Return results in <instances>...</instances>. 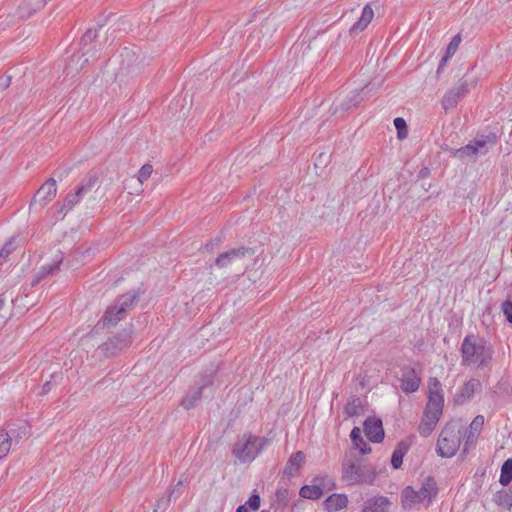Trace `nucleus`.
<instances>
[{
	"instance_id": "nucleus-1",
	"label": "nucleus",
	"mask_w": 512,
	"mask_h": 512,
	"mask_svg": "<svg viewBox=\"0 0 512 512\" xmlns=\"http://www.w3.org/2000/svg\"><path fill=\"white\" fill-rule=\"evenodd\" d=\"M444 395L440 381L433 377L429 379L428 402L425 406L418 432L422 437H428L436 428L443 413Z\"/></svg>"
},
{
	"instance_id": "nucleus-2",
	"label": "nucleus",
	"mask_w": 512,
	"mask_h": 512,
	"mask_svg": "<svg viewBox=\"0 0 512 512\" xmlns=\"http://www.w3.org/2000/svg\"><path fill=\"white\" fill-rule=\"evenodd\" d=\"M462 365L486 366L493 351L486 341L475 334H468L461 344Z\"/></svg>"
},
{
	"instance_id": "nucleus-3",
	"label": "nucleus",
	"mask_w": 512,
	"mask_h": 512,
	"mask_svg": "<svg viewBox=\"0 0 512 512\" xmlns=\"http://www.w3.org/2000/svg\"><path fill=\"white\" fill-rule=\"evenodd\" d=\"M138 298L139 293L137 291H129L120 295L115 304L107 308L96 327L106 328L117 325L127 316L128 311L135 307Z\"/></svg>"
},
{
	"instance_id": "nucleus-4",
	"label": "nucleus",
	"mask_w": 512,
	"mask_h": 512,
	"mask_svg": "<svg viewBox=\"0 0 512 512\" xmlns=\"http://www.w3.org/2000/svg\"><path fill=\"white\" fill-rule=\"evenodd\" d=\"M266 442L255 435H244L242 440L234 444L232 453L240 462H250L263 450Z\"/></svg>"
},
{
	"instance_id": "nucleus-5",
	"label": "nucleus",
	"mask_w": 512,
	"mask_h": 512,
	"mask_svg": "<svg viewBox=\"0 0 512 512\" xmlns=\"http://www.w3.org/2000/svg\"><path fill=\"white\" fill-rule=\"evenodd\" d=\"M342 477L349 484H372L376 478V471L371 465H358L350 460H344Z\"/></svg>"
},
{
	"instance_id": "nucleus-6",
	"label": "nucleus",
	"mask_w": 512,
	"mask_h": 512,
	"mask_svg": "<svg viewBox=\"0 0 512 512\" xmlns=\"http://www.w3.org/2000/svg\"><path fill=\"white\" fill-rule=\"evenodd\" d=\"M461 443V432L455 426L447 424L441 431L437 441V453L441 457L450 458L456 454Z\"/></svg>"
},
{
	"instance_id": "nucleus-7",
	"label": "nucleus",
	"mask_w": 512,
	"mask_h": 512,
	"mask_svg": "<svg viewBox=\"0 0 512 512\" xmlns=\"http://www.w3.org/2000/svg\"><path fill=\"white\" fill-rule=\"evenodd\" d=\"M255 253L253 248L240 246L232 248L226 252L221 253L215 259V265L219 268H228L232 266L244 267V261L246 258L253 256Z\"/></svg>"
},
{
	"instance_id": "nucleus-8",
	"label": "nucleus",
	"mask_w": 512,
	"mask_h": 512,
	"mask_svg": "<svg viewBox=\"0 0 512 512\" xmlns=\"http://www.w3.org/2000/svg\"><path fill=\"white\" fill-rule=\"evenodd\" d=\"M131 343L130 332L123 330L109 338L99 348L106 357H112L129 347Z\"/></svg>"
},
{
	"instance_id": "nucleus-9",
	"label": "nucleus",
	"mask_w": 512,
	"mask_h": 512,
	"mask_svg": "<svg viewBox=\"0 0 512 512\" xmlns=\"http://www.w3.org/2000/svg\"><path fill=\"white\" fill-rule=\"evenodd\" d=\"M56 192V180L51 177L37 190L30 202V208L37 205L44 207L48 202L54 199Z\"/></svg>"
},
{
	"instance_id": "nucleus-10",
	"label": "nucleus",
	"mask_w": 512,
	"mask_h": 512,
	"mask_svg": "<svg viewBox=\"0 0 512 512\" xmlns=\"http://www.w3.org/2000/svg\"><path fill=\"white\" fill-rule=\"evenodd\" d=\"M402 376L400 378V388L406 393H414L416 392L421 384L420 373L411 366H403L401 368Z\"/></svg>"
},
{
	"instance_id": "nucleus-11",
	"label": "nucleus",
	"mask_w": 512,
	"mask_h": 512,
	"mask_svg": "<svg viewBox=\"0 0 512 512\" xmlns=\"http://www.w3.org/2000/svg\"><path fill=\"white\" fill-rule=\"evenodd\" d=\"M468 81L466 79H460L457 87L447 91L442 99V106L445 110L454 108L457 106L459 101L463 99L469 92Z\"/></svg>"
},
{
	"instance_id": "nucleus-12",
	"label": "nucleus",
	"mask_w": 512,
	"mask_h": 512,
	"mask_svg": "<svg viewBox=\"0 0 512 512\" xmlns=\"http://www.w3.org/2000/svg\"><path fill=\"white\" fill-rule=\"evenodd\" d=\"M363 425L365 435L371 442L380 443L383 441L385 433L381 419L369 417L364 421Z\"/></svg>"
},
{
	"instance_id": "nucleus-13",
	"label": "nucleus",
	"mask_w": 512,
	"mask_h": 512,
	"mask_svg": "<svg viewBox=\"0 0 512 512\" xmlns=\"http://www.w3.org/2000/svg\"><path fill=\"white\" fill-rule=\"evenodd\" d=\"M482 384L476 378L468 380L461 388L459 393L456 395L454 401L458 405H462L465 402L471 400L476 393L481 392Z\"/></svg>"
},
{
	"instance_id": "nucleus-14",
	"label": "nucleus",
	"mask_w": 512,
	"mask_h": 512,
	"mask_svg": "<svg viewBox=\"0 0 512 512\" xmlns=\"http://www.w3.org/2000/svg\"><path fill=\"white\" fill-rule=\"evenodd\" d=\"M437 493L438 486L436 480L432 476L424 478L421 488L418 490L420 500L422 502L427 501V503L430 504L432 499L436 497Z\"/></svg>"
},
{
	"instance_id": "nucleus-15",
	"label": "nucleus",
	"mask_w": 512,
	"mask_h": 512,
	"mask_svg": "<svg viewBox=\"0 0 512 512\" xmlns=\"http://www.w3.org/2000/svg\"><path fill=\"white\" fill-rule=\"evenodd\" d=\"M208 385H212V380L210 378L205 377L203 379V384L200 387H198L197 389H195L182 399L181 405L186 410L194 408L202 397L203 388Z\"/></svg>"
},
{
	"instance_id": "nucleus-16",
	"label": "nucleus",
	"mask_w": 512,
	"mask_h": 512,
	"mask_svg": "<svg viewBox=\"0 0 512 512\" xmlns=\"http://www.w3.org/2000/svg\"><path fill=\"white\" fill-rule=\"evenodd\" d=\"M304 461L305 454L302 451L292 453L283 469V474L288 477L295 476L303 465Z\"/></svg>"
},
{
	"instance_id": "nucleus-17",
	"label": "nucleus",
	"mask_w": 512,
	"mask_h": 512,
	"mask_svg": "<svg viewBox=\"0 0 512 512\" xmlns=\"http://www.w3.org/2000/svg\"><path fill=\"white\" fill-rule=\"evenodd\" d=\"M389 504L387 497H373L365 501L362 512H387Z\"/></svg>"
},
{
	"instance_id": "nucleus-18",
	"label": "nucleus",
	"mask_w": 512,
	"mask_h": 512,
	"mask_svg": "<svg viewBox=\"0 0 512 512\" xmlns=\"http://www.w3.org/2000/svg\"><path fill=\"white\" fill-rule=\"evenodd\" d=\"M374 17V11L370 4H366L362 9V13L360 18L356 23L353 24L350 31L351 32H361L367 28Z\"/></svg>"
},
{
	"instance_id": "nucleus-19",
	"label": "nucleus",
	"mask_w": 512,
	"mask_h": 512,
	"mask_svg": "<svg viewBox=\"0 0 512 512\" xmlns=\"http://www.w3.org/2000/svg\"><path fill=\"white\" fill-rule=\"evenodd\" d=\"M98 187L99 177L96 173H89L85 178H83L76 190L80 192V195L84 198Z\"/></svg>"
},
{
	"instance_id": "nucleus-20",
	"label": "nucleus",
	"mask_w": 512,
	"mask_h": 512,
	"mask_svg": "<svg viewBox=\"0 0 512 512\" xmlns=\"http://www.w3.org/2000/svg\"><path fill=\"white\" fill-rule=\"evenodd\" d=\"M328 512H336L348 505V498L345 494H332L324 502Z\"/></svg>"
},
{
	"instance_id": "nucleus-21",
	"label": "nucleus",
	"mask_w": 512,
	"mask_h": 512,
	"mask_svg": "<svg viewBox=\"0 0 512 512\" xmlns=\"http://www.w3.org/2000/svg\"><path fill=\"white\" fill-rule=\"evenodd\" d=\"M97 37V32L92 29H88L84 35L81 38L80 45H81V51H82V57H85L83 60V64L87 63L89 61V57H86L92 50H94V46L92 47V44L94 43L95 39Z\"/></svg>"
},
{
	"instance_id": "nucleus-22",
	"label": "nucleus",
	"mask_w": 512,
	"mask_h": 512,
	"mask_svg": "<svg viewBox=\"0 0 512 512\" xmlns=\"http://www.w3.org/2000/svg\"><path fill=\"white\" fill-rule=\"evenodd\" d=\"M410 444L404 440L400 441L394 449L391 457V465L394 469H399L403 463V458L407 454Z\"/></svg>"
},
{
	"instance_id": "nucleus-23",
	"label": "nucleus",
	"mask_w": 512,
	"mask_h": 512,
	"mask_svg": "<svg viewBox=\"0 0 512 512\" xmlns=\"http://www.w3.org/2000/svg\"><path fill=\"white\" fill-rule=\"evenodd\" d=\"M62 262V258L59 260H55L51 264L43 265L40 270L35 275V278L32 280L31 285H37L42 279H44L48 275H53L60 269V264Z\"/></svg>"
},
{
	"instance_id": "nucleus-24",
	"label": "nucleus",
	"mask_w": 512,
	"mask_h": 512,
	"mask_svg": "<svg viewBox=\"0 0 512 512\" xmlns=\"http://www.w3.org/2000/svg\"><path fill=\"white\" fill-rule=\"evenodd\" d=\"M289 501V489L285 487H278L272 501V507H274L276 510H283L285 507L288 506Z\"/></svg>"
},
{
	"instance_id": "nucleus-25",
	"label": "nucleus",
	"mask_w": 512,
	"mask_h": 512,
	"mask_svg": "<svg viewBox=\"0 0 512 512\" xmlns=\"http://www.w3.org/2000/svg\"><path fill=\"white\" fill-rule=\"evenodd\" d=\"M350 438L354 448L358 449L362 455L371 452V447L365 442L361 435L359 427H354L350 433Z\"/></svg>"
},
{
	"instance_id": "nucleus-26",
	"label": "nucleus",
	"mask_w": 512,
	"mask_h": 512,
	"mask_svg": "<svg viewBox=\"0 0 512 512\" xmlns=\"http://www.w3.org/2000/svg\"><path fill=\"white\" fill-rule=\"evenodd\" d=\"M299 495L305 499L318 500L322 497L323 490L320 485H304L301 487Z\"/></svg>"
},
{
	"instance_id": "nucleus-27",
	"label": "nucleus",
	"mask_w": 512,
	"mask_h": 512,
	"mask_svg": "<svg viewBox=\"0 0 512 512\" xmlns=\"http://www.w3.org/2000/svg\"><path fill=\"white\" fill-rule=\"evenodd\" d=\"M417 503H422L418 491H415L411 486L406 487L402 492L403 507L411 508Z\"/></svg>"
},
{
	"instance_id": "nucleus-28",
	"label": "nucleus",
	"mask_w": 512,
	"mask_h": 512,
	"mask_svg": "<svg viewBox=\"0 0 512 512\" xmlns=\"http://www.w3.org/2000/svg\"><path fill=\"white\" fill-rule=\"evenodd\" d=\"M362 412V401L358 396L352 397L344 406V413L348 417L359 416Z\"/></svg>"
},
{
	"instance_id": "nucleus-29",
	"label": "nucleus",
	"mask_w": 512,
	"mask_h": 512,
	"mask_svg": "<svg viewBox=\"0 0 512 512\" xmlns=\"http://www.w3.org/2000/svg\"><path fill=\"white\" fill-rule=\"evenodd\" d=\"M483 425H484V416L477 415L472 420V422H471V424L469 426L470 433H469V435L467 437L466 444L474 442V440L477 438V436L479 435L480 431L482 430Z\"/></svg>"
},
{
	"instance_id": "nucleus-30",
	"label": "nucleus",
	"mask_w": 512,
	"mask_h": 512,
	"mask_svg": "<svg viewBox=\"0 0 512 512\" xmlns=\"http://www.w3.org/2000/svg\"><path fill=\"white\" fill-rule=\"evenodd\" d=\"M512 481V458L504 461L501 466L499 482L502 486H508Z\"/></svg>"
},
{
	"instance_id": "nucleus-31",
	"label": "nucleus",
	"mask_w": 512,
	"mask_h": 512,
	"mask_svg": "<svg viewBox=\"0 0 512 512\" xmlns=\"http://www.w3.org/2000/svg\"><path fill=\"white\" fill-rule=\"evenodd\" d=\"M82 199H83V197L80 195V192H78L77 190L74 193L67 194V196L63 200L62 206L60 208V212L67 213L76 204H78Z\"/></svg>"
},
{
	"instance_id": "nucleus-32",
	"label": "nucleus",
	"mask_w": 512,
	"mask_h": 512,
	"mask_svg": "<svg viewBox=\"0 0 512 512\" xmlns=\"http://www.w3.org/2000/svg\"><path fill=\"white\" fill-rule=\"evenodd\" d=\"M476 150L479 152V150L483 147H485L487 144H496L497 142V136L495 133H490L488 135H481L480 137H476L473 141H471Z\"/></svg>"
},
{
	"instance_id": "nucleus-33",
	"label": "nucleus",
	"mask_w": 512,
	"mask_h": 512,
	"mask_svg": "<svg viewBox=\"0 0 512 512\" xmlns=\"http://www.w3.org/2000/svg\"><path fill=\"white\" fill-rule=\"evenodd\" d=\"M12 439L5 430H0V459L4 458L11 448Z\"/></svg>"
},
{
	"instance_id": "nucleus-34",
	"label": "nucleus",
	"mask_w": 512,
	"mask_h": 512,
	"mask_svg": "<svg viewBox=\"0 0 512 512\" xmlns=\"http://www.w3.org/2000/svg\"><path fill=\"white\" fill-rule=\"evenodd\" d=\"M477 153H478V151L476 150V148L474 147L472 142H470L469 144H467L459 149L452 150L453 156L460 158V159H463L465 156L476 155Z\"/></svg>"
},
{
	"instance_id": "nucleus-35",
	"label": "nucleus",
	"mask_w": 512,
	"mask_h": 512,
	"mask_svg": "<svg viewBox=\"0 0 512 512\" xmlns=\"http://www.w3.org/2000/svg\"><path fill=\"white\" fill-rule=\"evenodd\" d=\"M15 237L7 241L0 250V265H2L6 258L16 249Z\"/></svg>"
},
{
	"instance_id": "nucleus-36",
	"label": "nucleus",
	"mask_w": 512,
	"mask_h": 512,
	"mask_svg": "<svg viewBox=\"0 0 512 512\" xmlns=\"http://www.w3.org/2000/svg\"><path fill=\"white\" fill-rule=\"evenodd\" d=\"M394 126L397 130V137L400 140H403L408 136V127H407L406 121L403 118H401V117L395 118Z\"/></svg>"
},
{
	"instance_id": "nucleus-37",
	"label": "nucleus",
	"mask_w": 512,
	"mask_h": 512,
	"mask_svg": "<svg viewBox=\"0 0 512 512\" xmlns=\"http://www.w3.org/2000/svg\"><path fill=\"white\" fill-rule=\"evenodd\" d=\"M360 101V92L356 90L352 93L349 99L342 104V108L348 110L352 107H356Z\"/></svg>"
},
{
	"instance_id": "nucleus-38",
	"label": "nucleus",
	"mask_w": 512,
	"mask_h": 512,
	"mask_svg": "<svg viewBox=\"0 0 512 512\" xmlns=\"http://www.w3.org/2000/svg\"><path fill=\"white\" fill-rule=\"evenodd\" d=\"M153 167L150 164H144L139 172H138V180L143 183L146 181L152 174Z\"/></svg>"
},
{
	"instance_id": "nucleus-39",
	"label": "nucleus",
	"mask_w": 512,
	"mask_h": 512,
	"mask_svg": "<svg viewBox=\"0 0 512 512\" xmlns=\"http://www.w3.org/2000/svg\"><path fill=\"white\" fill-rule=\"evenodd\" d=\"M461 42L460 34L455 35L447 46L446 54L452 56L458 49Z\"/></svg>"
},
{
	"instance_id": "nucleus-40",
	"label": "nucleus",
	"mask_w": 512,
	"mask_h": 512,
	"mask_svg": "<svg viewBox=\"0 0 512 512\" xmlns=\"http://www.w3.org/2000/svg\"><path fill=\"white\" fill-rule=\"evenodd\" d=\"M260 501V496L255 493L250 496V498L245 504L250 510L257 511L260 507Z\"/></svg>"
},
{
	"instance_id": "nucleus-41",
	"label": "nucleus",
	"mask_w": 512,
	"mask_h": 512,
	"mask_svg": "<svg viewBox=\"0 0 512 512\" xmlns=\"http://www.w3.org/2000/svg\"><path fill=\"white\" fill-rule=\"evenodd\" d=\"M498 505H505L508 509L512 508V496L507 492H503L498 496V499L495 500Z\"/></svg>"
},
{
	"instance_id": "nucleus-42",
	"label": "nucleus",
	"mask_w": 512,
	"mask_h": 512,
	"mask_svg": "<svg viewBox=\"0 0 512 512\" xmlns=\"http://www.w3.org/2000/svg\"><path fill=\"white\" fill-rule=\"evenodd\" d=\"M502 312L506 320L512 324V300H506L502 303Z\"/></svg>"
},
{
	"instance_id": "nucleus-43",
	"label": "nucleus",
	"mask_w": 512,
	"mask_h": 512,
	"mask_svg": "<svg viewBox=\"0 0 512 512\" xmlns=\"http://www.w3.org/2000/svg\"><path fill=\"white\" fill-rule=\"evenodd\" d=\"M172 494L169 493V495L167 497H162L160 498L158 501H157V504H156V508L154 509V512H156L158 509L160 510H164L167 508V506L169 505L170 503V498H171Z\"/></svg>"
},
{
	"instance_id": "nucleus-44",
	"label": "nucleus",
	"mask_w": 512,
	"mask_h": 512,
	"mask_svg": "<svg viewBox=\"0 0 512 512\" xmlns=\"http://www.w3.org/2000/svg\"><path fill=\"white\" fill-rule=\"evenodd\" d=\"M70 169H57L54 171L53 175L57 176L59 180H62L64 177H66L69 174Z\"/></svg>"
},
{
	"instance_id": "nucleus-45",
	"label": "nucleus",
	"mask_w": 512,
	"mask_h": 512,
	"mask_svg": "<svg viewBox=\"0 0 512 512\" xmlns=\"http://www.w3.org/2000/svg\"><path fill=\"white\" fill-rule=\"evenodd\" d=\"M451 58V56H448L447 54H445V56L441 59L440 63H439V66L437 68V75H439L442 70L444 69L447 61Z\"/></svg>"
},
{
	"instance_id": "nucleus-46",
	"label": "nucleus",
	"mask_w": 512,
	"mask_h": 512,
	"mask_svg": "<svg viewBox=\"0 0 512 512\" xmlns=\"http://www.w3.org/2000/svg\"><path fill=\"white\" fill-rule=\"evenodd\" d=\"M222 241L221 238H216L214 240H211L207 242L204 246L206 250H212L214 246H217Z\"/></svg>"
},
{
	"instance_id": "nucleus-47",
	"label": "nucleus",
	"mask_w": 512,
	"mask_h": 512,
	"mask_svg": "<svg viewBox=\"0 0 512 512\" xmlns=\"http://www.w3.org/2000/svg\"><path fill=\"white\" fill-rule=\"evenodd\" d=\"M52 389V384L50 381H47L43 384L41 394L45 395Z\"/></svg>"
},
{
	"instance_id": "nucleus-48",
	"label": "nucleus",
	"mask_w": 512,
	"mask_h": 512,
	"mask_svg": "<svg viewBox=\"0 0 512 512\" xmlns=\"http://www.w3.org/2000/svg\"><path fill=\"white\" fill-rule=\"evenodd\" d=\"M182 485H183V480L180 479L170 493L173 494L175 492H179V489L181 488Z\"/></svg>"
},
{
	"instance_id": "nucleus-49",
	"label": "nucleus",
	"mask_w": 512,
	"mask_h": 512,
	"mask_svg": "<svg viewBox=\"0 0 512 512\" xmlns=\"http://www.w3.org/2000/svg\"><path fill=\"white\" fill-rule=\"evenodd\" d=\"M236 512H250V509L246 506V504H242L237 507Z\"/></svg>"
},
{
	"instance_id": "nucleus-50",
	"label": "nucleus",
	"mask_w": 512,
	"mask_h": 512,
	"mask_svg": "<svg viewBox=\"0 0 512 512\" xmlns=\"http://www.w3.org/2000/svg\"><path fill=\"white\" fill-rule=\"evenodd\" d=\"M5 303H6V299L4 297L3 294L0 295V311L3 309V307L5 306Z\"/></svg>"
}]
</instances>
